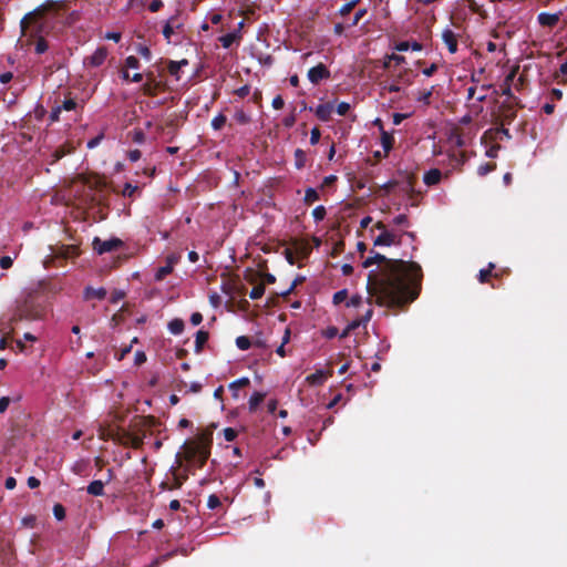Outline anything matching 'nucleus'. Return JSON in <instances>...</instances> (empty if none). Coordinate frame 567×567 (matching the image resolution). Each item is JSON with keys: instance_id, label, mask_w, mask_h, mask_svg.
<instances>
[{"instance_id": "49", "label": "nucleus", "mask_w": 567, "mask_h": 567, "mask_svg": "<svg viewBox=\"0 0 567 567\" xmlns=\"http://www.w3.org/2000/svg\"><path fill=\"white\" fill-rule=\"evenodd\" d=\"M272 107L276 109V110H280L284 107L285 105V102H284V99L280 96V95H277L276 97H274L272 100Z\"/></svg>"}, {"instance_id": "63", "label": "nucleus", "mask_w": 567, "mask_h": 567, "mask_svg": "<svg viewBox=\"0 0 567 567\" xmlns=\"http://www.w3.org/2000/svg\"><path fill=\"white\" fill-rule=\"evenodd\" d=\"M101 140H102V136H97V137L92 138L91 141L87 142V147L89 148L96 147L100 144Z\"/></svg>"}, {"instance_id": "58", "label": "nucleus", "mask_w": 567, "mask_h": 567, "mask_svg": "<svg viewBox=\"0 0 567 567\" xmlns=\"http://www.w3.org/2000/svg\"><path fill=\"white\" fill-rule=\"evenodd\" d=\"M28 486H29L30 488H32V489H33V488H37V487H39V486H40V481H39L37 477H34V476H30V477L28 478Z\"/></svg>"}, {"instance_id": "15", "label": "nucleus", "mask_w": 567, "mask_h": 567, "mask_svg": "<svg viewBox=\"0 0 567 567\" xmlns=\"http://www.w3.org/2000/svg\"><path fill=\"white\" fill-rule=\"evenodd\" d=\"M381 91L382 93H405L406 89L396 82L388 80L381 83Z\"/></svg>"}, {"instance_id": "1", "label": "nucleus", "mask_w": 567, "mask_h": 567, "mask_svg": "<svg viewBox=\"0 0 567 567\" xmlns=\"http://www.w3.org/2000/svg\"><path fill=\"white\" fill-rule=\"evenodd\" d=\"M378 266V271L368 275L367 289L370 299L380 305L402 306L413 301L417 296L416 285L420 280V267L414 262L390 260L375 254L365 259L363 268Z\"/></svg>"}, {"instance_id": "36", "label": "nucleus", "mask_w": 567, "mask_h": 567, "mask_svg": "<svg viewBox=\"0 0 567 567\" xmlns=\"http://www.w3.org/2000/svg\"><path fill=\"white\" fill-rule=\"evenodd\" d=\"M140 65L138 60L135 56H127L125 60L126 69H137Z\"/></svg>"}, {"instance_id": "3", "label": "nucleus", "mask_w": 567, "mask_h": 567, "mask_svg": "<svg viewBox=\"0 0 567 567\" xmlns=\"http://www.w3.org/2000/svg\"><path fill=\"white\" fill-rule=\"evenodd\" d=\"M374 228L379 230V235L374 237L373 245L377 247H391L401 244L402 234L398 230L390 229L382 221H378Z\"/></svg>"}, {"instance_id": "61", "label": "nucleus", "mask_w": 567, "mask_h": 567, "mask_svg": "<svg viewBox=\"0 0 567 567\" xmlns=\"http://www.w3.org/2000/svg\"><path fill=\"white\" fill-rule=\"evenodd\" d=\"M128 158L132 162H136L141 158V152L138 150H133L128 153Z\"/></svg>"}, {"instance_id": "2", "label": "nucleus", "mask_w": 567, "mask_h": 567, "mask_svg": "<svg viewBox=\"0 0 567 567\" xmlns=\"http://www.w3.org/2000/svg\"><path fill=\"white\" fill-rule=\"evenodd\" d=\"M212 447V434L202 433L195 440L186 441L183 449V457L186 465L183 466V473L173 471V483L169 489H178L187 481L189 474H194V468H202L209 455Z\"/></svg>"}, {"instance_id": "48", "label": "nucleus", "mask_w": 567, "mask_h": 567, "mask_svg": "<svg viewBox=\"0 0 567 567\" xmlns=\"http://www.w3.org/2000/svg\"><path fill=\"white\" fill-rule=\"evenodd\" d=\"M235 117H236V120H237L239 123H241V124H246V123H248V122H249V117H248V115H247L245 112H243V111H238V112L236 113Z\"/></svg>"}, {"instance_id": "4", "label": "nucleus", "mask_w": 567, "mask_h": 567, "mask_svg": "<svg viewBox=\"0 0 567 567\" xmlns=\"http://www.w3.org/2000/svg\"><path fill=\"white\" fill-rule=\"evenodd\" d=\"M122 241L117 238H111L107 240H101L100 238H94L93 240V249L102 255L105 252H110L120 247Z\"/></svg>"}, {"instance_id": "11", "label": "nucleus", "mask_w": 567, "mask_h": 567, "mask_svg": "<svg viewBox=\"0 0 567 567\" xmlns=\"http://www.w3.org/2000/svg\"><path fill=\"white\" fill-rule=\"evenodd\" d=\"M390 80L406 89L411 84V71L409 69L401 70L400 72L392 74Z\"/></svg>"}, {"instance_id": "40", "label": "nucleus", "mask_w": 567, "mask_h": 567, "mask_svg": "<svg viewBox=\"0 0 567 567\" xmlns=\"http://www.w3.org/2000/svg\"><path fill=\"white\" fill-rule=\"evenodd\" d=\"M48 50V44L43 39H39L35 44V51L39 54L44 53Z\"/></svg>"}, {"instance_id": "16", "label": "nucleus", "mask_w": 567, "mask_h": 567, "mask_svg": "<svg viewBox=\"0 0 567 567\" xmlns=\"http://www.w3.org/2000/svg\"><path fill=\"white\" fill-rule=\"evenodd\" d=\"M333 111L334 107L332 104H321L316 109V115L322 121H328L331 117Z\"/></svg>"}, {"instance_id": "28", "label": "nucleus", "mask_w": 567, "mask_h": 567, "mask_svg": "<svg viewBox=\"0 0 567 567\" xmlns=\"http://www.w3.org/2000/svg\"><path fill=\"white\" fill-rule=\"evenodd\" d=\"M265 293V287L264 285H257L255 286L251 291L249 292V297L251 299H259L262 297V295Z\"/></svg>"}, {"instance_id": "26", "label": "nucleus", "mask_w": 567, "mask_h": 567, "mask_svg": "<svg viewBox=\"0 0 567 567\" xmlns=\"http://www.w3.org/2000/svg\"><path fill=\"white\" fill-rule=\"evenodd\" d=\"M53 515L58 520L65 518V508L62 504L58 503L53 506Z\"/></svg>"}, {"instance_id": "20", "label": "nucleus", "mask_w": 567, "mask_h": 567, "mask_svg": "<svg viewBox=\"0 0 567 567\" xmlns=\"http://www.w3.org/2000/svg\"><path fill=\"white\" fill-rule=\"evenodd\" d=\"M184 321L178 318H175L168 322V330L173 334H181L184 330Z\"/></svg>"}, {"instance_id": "29", "label": "nucleus", "mask_w": 567, "mask_h": 567, "mask_svg": "<svg viewBox=\"0 0 567 567\" xmlns=\"http://www.w3.org/2000/svg\"><path fill=\"white\" fill-rule=\"evenodd\" d=\"M236 344L239 350L246 351L250 347V340L249 338L241 336L236 339Z\"/></svg>"}, {"instance_id": "35", "label": "nucleus", "mask_w": 567, "mask_h": 567, "mask_svg": "<svg viewBox=\"0 0 567 567\" xmlns=\"http://www.w3.org/2000/svg\"><path fill=\"white\" fill-rule=\"evenodd\" d=\"M362 300L363 298L361 296L354 295L348 300L347 306L358 308L361 305Z\"/></svg>"}, {"instance_id": "7", "label": "nucleus", "mask_w": 567, "mask_h": 567, "mask_svg": "<svg viewBox=\"0 0 567 567\" xmlns=\"http://www.w3.org/2000/svg\"><path fill=\"white\" fill-rule=\"evenodd\" d=\"M41 25H42V22L39 21L38 13L30 14L21 21V27H22V30L24 33L38 32L40 30Z\"/></svg>"}, {"instance_id": "38", "label": "nucleus", "mask_w": 567, "mask_h": 567, "mask_svg": "<svg viewBox=\"0 0 567 567\" xmlns=\"http://www.w3.org/2000/svg\"><path fill=\"white\" fill-rule=\"evenodd\" d=\"M493 169H494V166L486 163V164H482L478 166L477 173H478V175L484 176V175L488 174L489 172H492Z\"/></svg>"}, {"instance_id": "64", "label": "nucleus", "mask_w": 567, "mask_h": 567, "mask_svg": "<svg viewBox=\"0 0 567 567\" xmlns=\"http://www.w3.org/2000/svg\"><path fill=\"white\" fill-rule=\"evenodd\" d=\"M295 122H296V117H295V115H293V114H292V115H290V116H287V117L284 120V124H285V126H287V127H291V126L295 124Z\"/></svg>"}, {"instance_id": "18", "label": "nucleus", "mask_w": 567, "mask_h": 567, "mask_svg": "<svg viewBox=\"0 0 567 567\" xmlns=\"http://www.w3.org/2000/svg\"><path fill=\"white\" fill-rule=\"evenodd\" d=\"M266 393L254 392L248 401V408L250 412H255L259 404L265 400Z\"/></svg>"}, {"instance_id": "10", "label": "nucleus", "mask_w": 567, "mask_h": 567, "mask_svg": "<svg viewBox=\"0 0 567 567\" xmlns=\"http://www.w3.org/2000/svg\"><path fill=\"white\" fill-rule=\"evenodd\" d=\"M560 13H548V12H542L538 14L537 20L539 24L545 27H554L559 21Z\"/></svg>"}, {"instance_id": "50", "label": "nucleus", "mask_w": 567, "mask_h": 567, "mask_svg": "<svg viewBox=\"0 0 567 567\" xmlns=\"http://www.w3.org/2000/svg\"><path fill=\"white\" fill-rule=\"evenodd\" d=\"M319 140H320V131L317 127H315L311 130L310 143L312 145H315L319 142Z\"/></svg>"}, {"instance_id": "53", "label": "nucleus", "mask_w": 567, "mask_h": 567, "mask_svg": "<svg viewBox=\"0 0 567 567\" xmlns=\"http://www.w3.org/2000/svg\"><path fill=\"white\" fill-rule=\"evenodd\" d=\"M203 321V316L199 312H194L190 316V322L193 326H198Z\"/></svg>"}, {"instance_id": "31", "label": "nucleus", "mask_w": 567, "mask_h": 567, "mask_svg": "<svg viewBox=\"0 0 567 567\" xmlns=\"http://www.w3.org/2000/svg\"><path fill=\"white\" fill-rule=\"evenodd\" d=\"M226 123V117L223 114L215 116L212 121V126L215 130H220Z\"/></svg>"}, {"instance_id": "51", "label": "nucleus", "mask_w": 567, "mask_h": 567, "mask_svg": "<svg viewBox=\"0 0 567 567\" xmlns=\"http://www.w3.org/2000/svg\"><path fill=\"white\" fill-rule=\"evenodd\" d=\"M137 52L146 60H151V51L147 47L140 45Z\"/></svg>"}, {"instance_id": "27", "label": "nucleus", "mask_w": 567, "mask_h": 567, "mask_svg": "<svg viewBox=\"0 0 567 567\" xmlns=\"http://www.w3.org/2000/svg\"><path fill=\"white\" fill-rule=\"evenodd\" d=\"M86 462L79 461L72 466V472L76 475L83 476L85 475Z\"/></svg>"}, {"instance_id": "56", "label": "nucleus", "mask_w": 567, "mask_h": 567, "mask_svg": "<svg viewBox=\"0 0 567 567\" xmlns=\"http://www.w3.org/2000/svg\"><path fill=\"white\" fill-rule=\"evenodd\" d=\"M104 38L106 40H112V41L118 42L121 40V33H118V32H107V33H105Z\"/></svg>"}, {"instance_id": "14", "label": "nucleus", "mask_w": 567, "mask_h": 567, "mask_svg": "<svg viewBox=\"0 0 567 567\" xmlns=\"http://www.w3.org/2000/svg\"><path fill=\"white\" fill-rule=\"evenodd\" d=\"M249 384H250V380L247 377H243L240 379L233 381L229 384V390L231 391L233 398L238 399L239 398L238 390H240V388L248 386Z\"/></svg>"}, {"instance_id": "12", "label": "nucleus", "mask_w": 567, "mask_h": 567, "mask_svg": "<svg viewBox=\"0 0 567 567\" xmlns=\"http://www.w3.org/2000/svg\"><path fill=\"white\" fill-rule=\"evenodd\" d=\"M104 486H105V483L103 481L95 480V481H92L86 486V492H87V494H90L92 496H103L105 494Z\"/></svg>"}, {"instance_id": "13", "label": "nucleus", "mask_w": 567, "mask_h": 567, "mask_svg": "<svg viewBox=\"0 0 567 567\" xmlns=\"http://www.w3.org/2000/svg\"><path fill=\"white\" fill-rule=\"evenodd\" d=\"M106 296V290L104 288H93V287H86L84 290V299L91 300V299H97L102 300Z\"/></svg>"}, {"instance_id": "41", "label": "nucleus", "mask_w": 567, "mask_h": 567, "mask_svg": "<svg viewBox=\"0 0 567 567\" xmlns=\"http://www.w3.org/2000/svg\"><path fill=\"white\" fill-rule=\"evenodd\" d=\"M312 215H313L315 219L321 220V219H323V217L326 215V210L322 206H318L313 209Z\"/></svg>"}, {"instance_id": "37", "label": "nucleus", "mask_w": 567, "mask_h": 567, "mask_svg": "<svg viewBox=\"0 0 567 567\" xmlns=\"http://www.w3.org/2000/svg\"><path fill=\"white\" fill-rule=\"evenodd\" d=\"M349 110H350V104L347 102H341L336 107V111L339 115H346Z\"/></svg>"}, {"instance_id": "8", "label": "nucleus", "mask_w": 567, "mask_h": 567, "mask_svg": "<svg viewBox=\"0 0 567 567\" xmlns=\"http://www.w3.org/2000/svg\"><path fill=\"white\" fill-rule=\"evenodd\" d=\"M330 72L323 64H318L308 71V79L311 83L317 84L321 80L329 78Z\"/></svg>"}, {"instance_id": "33", "label": "nucleus", "mask_w": 567, "mask_h": 567, "mask_svg": "<svg viewBox=\"0 0 567 567\" xmlns=\"http://www.w3.org/2000/svg\"><path fill=\"white\" fill-rule=\"evenodd\" d=\"M224 437L227 442H233L237 437V431L233 427H226L224 430Z\"/></svg>"}, {"instance_id": "17", "label": "nucleus", "mask_w": 567, "mask_h": 567, "mask_svg": "<svg viewBox=\"0 0 567 567\" xmlns=\"http://www.w3.org/2000/svg\"><path fill=\"white\" fill-rule=\"evenodd\" d=\"M441 177L442 173L439 169L434 168L430 169L424 174L423 181L426 185L431 186L437 184L441 181Z\"/></svg>"}, {"instance_id": "42", "label": "nucleus", "mask_w": 567, "mask_h": 567, "mask_svg": "<svg viewBox=\"0 0 567 567\" xmlns=\"http://www.w3.org/2000/svg\"><path fill=\"white\" fill-rule=\"evenodd\" d=\"M357 2H358L357 0H353L351 2L346 3L344 6L341 7L340 13L342 16L348 14L354 8Z\"/></svg>"}, {"instance_id": "47", "label": "nucleus", "mask_w": 567, "mask_h": 567, "mask_svg": "<svg viewBox=\"0 0 567 567\" xmlns=\"http://www.w3.org/2000/svg\"><path fill=\"white\" fill-rule=\"evenodd\" d=\"M11 400L9 396H2L0 398V413H3L7 411Z\"/></svg>"}, {"instance_id": "46", "label": "nucleus", "mask_w": 567, "mask_h": 567, "mask_svg": "<svg viewBox=\"0 0 567 567\" xmlns=\"http://www.w3.org/2000/svg\"><path fill=\"white\" fill-rule=\"evenodd\" d=\"M317 199H318V194H317V192L315 189L309 188V189L306 190V200L307 202L311 203V202H315Z\"/></svg>"}, {"instance_id": "23", "label": "nucleus", "mask_w": 567, "mask_h": 567, "mask_svg": "<svg viewBox=\"0 0 567 567\" xmlns=\"http://www.w3.org/2000/svg\"><path fill=\"white\" fill-rule=\"evenodd\" d=\"M236 33H228L226 35L220 37L219 41L221 42V45L227 49L236 41Z\"/></svg>"}, {"instance_id": "24", "label": "nucleus", "mask_w": 567, "mask_h": 567, "mask_svg": "<svg viewBox=\"0 0 567 567\" xmlns=\"http://www.w3.org/2000/svg\"><path fill=\"white\" fill-rule=\"evenodd\" d=\"M172 271H173V269L171 268V266L165 265L163 267H159L155 274V280H157V281L163 280Z\"/></svg>"}, {"instance_id": "55", "label": "nucleus", "mask_w": 567, "mask_h": 567, "mask_svg": "<svg viewBox=\"0 0 567 567\" xmlns=\"http://www.w3.org/2000/svg\"><path fill=\"white\" fill-rule=\"evenodd\" d=\"M367 13V10L365 9H361V10H358L354 14V18H353V21H352V24L355 25L359 23V21L364 17V14Z\"/></svg>"}, {"instance_id": "52", "label": "nucleus", "mask_w": 567, "mask_h": 567, "mask_svg": "<svg viewBox=\"0 0 567 567\" xmlns=\"http://www.w3.org/2000/svg\"><path fill=\"white\" fill-rule=\"evenodd\" d=\"M277 406H278V401L276 399L269 400L267 403L268 413L274 414L277 410Z\"/></svg>"}, {"instance_id": "6", "label": "nucleus", "mask_w": 567, "mask_h": 567, "mask_svg": "<svg viewBox=\"0 0 567 567\" xmlns=\"http://www.w3.org/2000/svg\"><path fill=\"white\" fill-rule=\"evenodd\" d=\"M107 56V50L105 48H97L90 56L84 60V64L97 68L105 61Z\"/></svg>"}, {"instance_id": "44", "label": "nucleus", "mask_w": 567, "mask_h": 567, "mask_svg": "<svg viewBox=\"0 0 567 567\" xmlns=\"http://www.w3.org/2000/svg\"><path fill=\"white\" fill-rule=\"evenodd\" d=\"M12 262H13V258L10 257V256H3L1 259H0V266L1 268L3 269H8L12 266Z\"/></svg>"}, {"instance_id": "43", "label": "nucleus", "mask_w": 567, "mask_h": 567, "mask_svg": "<svg viewBox=\"0 0 567 567\" xmlns=\"http://www.w3.org/2000/svg\"><path fill=\"white\" fill-rule=\"evenodd\" d=\"M174 33V29L171 24V22H167L163 29V34L165 37V39L169 42L171 41V38H172V34Z\"/></svg>"}, {"instance_id": "45", "label": "nucleus", "mask_w": 567, "mask_h": 567, "mask_svg": "<svg viewBox=\"0 0 567 567\" xmlns=\"http://www.w3.org/2000/svg\"><path fill=\"white\" fill-rule=\"evenodd\" d=\"M493 268H494V265H493V264H489L488 269H486V270H485V269H482V270L480 271L478 278H480V281H481V282H485V281H486V278L488 277V275H489V272H491V270H492Z\"/></svg>"}, {"instance_id": "32", "label": "nucleus", "mask_w": 567, "mask_h": 567, "mask_svg": "<svg viewBox=\"0 0 567 567\" xmlns=\"http://www.w3.org/2000/svg\"><path fill=\"white\" fill-rule=\"evenodd\" d=\"M392 224L394 226H403V227H409V219H408V216L404 215V214H401L396 217L393 218L392 220Z\"/></svg>"}, {"instance_id": "25", "label": "nucleus", "mask_w": 567, "mask_h": 567, "mask_svg": "<svg viewBox=\"0 0 567 567\" xmlns=\"http://www.w3.org/2000/svg\"><path fill=\"white\" fill-rule=\"evenodd\" d=\"M221 506V502L219 499V497L215 494H212L208 496V499H207V507L209 509H217L218 507Z\"/></svg>"}, {"instance_id": "19", "label": "nucleus", "mask_w": 567, "mask_h": 567, "mask_svg": "<svg viewBox=\"0 0 567 567\" xmlns=\"http://www.w3.org/2000/svg\"><path fill=\"white\" fill-rule=\"evenodd\" d=\"M187 64H188V61L185 59H183L181 61H171L168 63V71L172 75H174L178 80L179 79V75H178L179 70Z\"/></svg>"}, {"instance_id": "30", "label": "nucleus", "mask_w": 567, "mask_h": 567, "mask_svg": "<svg viewBox=\"0 0 567 567\" xmlns=\"http://www.w3.org/2000/svg\"><path fill=\"white\" fill-rule=\"evenodd\" d=\"M28 308H29V305H28V301L25 300L22 305H20L18 307V317L19 318H32V316L29 313L28 311Z\"/></svg>"}, {"instance_id": "59", "label": "nucleus", "mask_w": 567, "mask_h": 567, "mask_svg": "<svg viewBox=\"0 0 567 567\" xmlns=\"http://www.w3.org/2000/svg\"><path fill=\"white\" fill-rule=\"evenodd\" d=\"M342 399V394L338 393L334 398L328 403L327 409L334 408Z\"/></svg>"}, {"instance_id": "62", "label": "nucleus", "mask_w": 567, "mask_h": 567, "mask_svg": "<svg viewBox=\"0 0 567 567\" xmlns=\"http://www.w3.org/2000/svg\"><path fill=\"white\" fill-rule=\"evenodd\" d=\"M11 79H12L11 72H4V73L0 74V82L3 84H7L8 82H10Z\"/></svg>"}, {"instance_id": "60", "label": "nucleus", "mask_w": 567, "mask_h": 567, "mask_svg": "<svg viewBox=\"0 0 567 567\" xmlns=\"http://www.w3.org/2000/svg\"><path fill=\"white\" fill-rule=\"evenodd\" d=\"M17 485V481L14 477L12 476H9L7 480H6V483H4V486L6 488L8 489H13Z\"/></svg>"}, {"instance_id": "39", "label": "nucleus", "mask_w": 567, "mask_h": 567, "mask_svg": "<svg viewBox=\"0 0 567 567\" xmlns=\"http://www.w3.org/2000/svg\"><path fill=\"white\" fill-rule=\"evenodd\" d=\"M392 136H390L388 133H382V145L388 151L392 147Z\"/></svg>"}, {"instance_id": "57", "label": "nucleus", "mask_w": 567, "mask_h": 567, "mask_svg": "<svg viewBox=\"0 0 567 567\" xmlns=\"http://www.w3.org/2000/svg\"><path fill=\"white\" fill-rule=\"evenodd\" d=\"M163 6V2L161 0H153L150 4V10L152 12L158 11Z\"/></svg>"}, {"instance_id": "22", "label": "nucleus", "mask_w": 567, "mask_h": 567, "mask_svg": "<svg viewBox=\"0 0 567 567\" xmlns=\"http://www.w3.org/2000/svg\"><path fill=\"white\" fill-rule=\"evenodd\" d=\"M392 62H394L395 65H401L405 62V59H404V56H401V55L391 54V55L386 56V59L384 61V68H390Z\"/></svg>"}, {"instance_id": "54", "label": "nucleus", "mask_w": 567, "mask_h": 567, "mask_svg": "<svg viewBox=\"0 0 567 567\" xmlns=\"http://www.w3.org/2000/svg\"><path fill=\"white\" fill-rule=\"evenodd\" d=\"M179 257L177 255H169L166 259V265L174 269V266L178 262Z\"/></svg>"}, {"instance_id": "9", "label": "nucleus", "mask_w": 567, "mask_h": 567, "mask_svg": "<svg viewBox=\"0 0 567 567\" xmlns=\"http://www.w3.org/2000/svg\"><path fill=\"white\" fill-rule=\"evenodd\" d=\"M442 39L451 53H455L457 51V39L452 30H444L442 32Z\"/></svg>"}, {"instance_id": "34", "label": "nucleus", "mask_w": 567, "mask_h": 567, "mask_svg": "<svg viewBox=\"0 0 567 567\" xmlns=\"http://www.w3.org/2000/svg\"><path fill=\"white\" fill-rule=\"evenodd\" d=\"M347 297H348L347 290H340L333 295V302L336 305H339V303L343 302L344 300H347Z\"/></svg>"}, {"instance_id": "5", "label": "nucleus", "mask_w": 567, "mask_h": 567, "mask_svg": "<svg viewBox=\"0 0 567 567\" xmlns=\"http://www.w3.org/2000/svg\"><path fill=\"white\" fill-rule=\"evenodd\" d=\"M332 375V370L331 369H319L317 370L316 372L309 374L307 378H306V382L310 385V386H319V385H322L327 379L329 377Z\"/></svg>"}, {"instance_id": "21", "label": "nucleus", "mask_w": 567, "mask_h": 567, "mask_svg": "<svg viewBox=\"0 0 567 567\" xmlns=\"http://www.w3.org/2000/svg\"><path fill=\"white\" fill-rule=\"evenodd\" d=\"M208 340V333L206 331L199 330L196 333V340H195V351L200 352L203 350V346Z\"/></svg>"}]
</instances>
